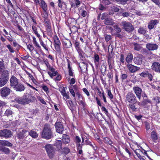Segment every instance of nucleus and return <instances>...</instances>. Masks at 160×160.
Returning a JSON list of instances; mask_svg holds the SVG:
<instances>
[{
  "instance_id": "obj_1",
  "label": "nucleus",
  "mask_w": 160,
  "mask_h": 160,
  "mask_svg": "<svg viewBox=\"0 0 160 160\" xmlns=\"http://www.w3.org/2000/svg\"><path fill=\"white\" fill-rule=\"evenodd\" d=\"M36 98L32 94L26 93L22 96L16 98L15 101L19 104L26 105L34 102Z\"/></svg>"
},
{
  "instance_id": "obj_2",
  "label": "nucleus",
  "mask_w": 160,
  "mask_h": 160,
  "mask_svg": "<svg viewBox=\"0 0 160 160\" xmlns=\"http://www.w3.org/2000/svg\"><path fill=\"white\" fill-rule=\"evenodd\" d=\"M42 138L49 139L52 137V128L50 125L46 124L42 133Z\"/></svg>"
},
{
  "instance_id": "obj_3",
  "label": "nucleus",
  "mask_w": 160,
  "mask_h": 160,
  "mask_svg": "<svg viewBox=\"0 0 160 160\" xmlns=\"http://www.w3.org/2000/svg\"><path fill=\"white\" fill-rule=\"evenodd\" d=\"M45 148L49 158L51 159L53 158L55 152L52 146L50 144H47L45 146Z\"/></svg>"
},
{
  "instance_id": "obj_4",
  "label": "nucleus",
  "mask_w": 160,
  "mask_h": 160,
  "mask_svg": "<svg viewBox=\"0 0 160 160\" xmlns=\"http://www.w3.org/2000/svg\"><path fill=\"white\" fill-rule=\"evenodd\" d=\"M121 25L122 28L127 32H132L134 30L133 27L130 22L123 21L122 22Z\"/></svg>"
},
{
  "instance_id": "obj_5",
  "label": "nucleus",
  "mask_w": 160,
  "mask_h": 160,
  "mask_svg": "<svg viewBox=\"0 0 160 160\" xmlns=\"http://www.w3.org/2000/svg\"><path fill=\"white\" fill-rule=\"evenodd\" d=\"M126 100L129 103H135L137 102L136 97L132 92H129L126 96Z\"/></svg>"
},
{
  "instance_id": "obj_6",
  "label": "nucleus",
  "mask_w": 160,
  "mask_h": 160,
  "mask_svg": "<svg viewBox=\"0 0 160 160\" xmlns=\"http://www.w3.org/2000/svg\"><path fill=\"white\" fill-rule=\"evenodd\" d=\"M53 39L54 42V47L55 49L58 52L60 51V45H61L60 41L57 36H54Z\"/></svg>"
},
{
  "instance_id": "obj_7",
  "label": "nucleus",
  "mask_w": 160,
  "mask_h": 160,
  "mask_svg": "<svg viewBox=\"0 0 160 160\" xmlns=\"http://www.w3.org/2000/svg\"><path fill=\"white\" fill-rule=\"evenodd\" d=\"M133 90L137 98L140 100L142 92V89L138 86H134L133 87Z\"/></svg>"
},
{
  "instance_id": "obj_8",
  "label": "nucleus",
  "mask_w": 160,
  "mask_h": 160,
  "mask_svg": "<svg viewBox=\"0 0 160 160\" xmlns=\"http://www.w3.org/2000/svg\"><path fill=\"white\" fill-rule=\"evenodd\" d=\"M11 90L8 88L4 87L0 90V94L2 97L8 96L10 93Z\"/></svg>"
},
{
  "instance_id": "obj_9",
  "label": "nucleus",
  "mask_w": 160,
  "mask_h": 160,
  "mask_svg": "<svg viewBox=\"0 0 160 160\" xmlns=\"http://www.w3.org/2000/svg\"><path fill=\"white\" fill-rule=\"evenodd\" d=\"M56 132L59 133H62L63 131V127L62 123L59 121H57L55 123Z\"/></svg>"
},
{
  "instance_id": "obj_10",
  "label": "nucleus",
  "mask_w": 160,
  "mask_h": 160,
  "mask_svg": "<svg viewBox=\"0 0 160 160\" xmlns=\"http://www.w3.org/2000/svg\"><path fill=\"white\" fill-rule=\"evenodd\" d=\"M134 152L138 158H140L141 157H142L143 155H146L149 158H150L148 156L147 152L144 150L137 149L134 151Z\"/></svg>"
},
{
  "instance_id": "obj_11",
  "label": "nucleus",
  "mask_w": 160,
  "mask_h": 160,
  "mask_svg": "<svg viewBox=\"0 0 160 160\" xmlns=\"http://www.w3.org/2000/svg\"><path fill=\"white\" fill-rule=\"evenodd\" d=\"M143 58V57L142 55H139L138 56L134 58L133 61L135 64L137 65H141L142 63Z\"/></svg>"
},
{
  "instance_id": "obj_12",
  "label": "nucleus",
  "mask_w": 160,
  "mask_h": 160,
  "mask_svg": "<svg viewBox=\"0 0 160 160\" xmlns=\"http://www.w3.org/2000/svg\"><path fill=\"white\" fill-rule=\"evenodd\" d=\"M127 68L129 71L132 73H134L140 69V68L132 65V64H128Z\"/></svg>"
},
{
  "instance_id": "obj_13",
  "label": "nucleus",
  "mask_w": 160,
  "mask_h": 160,
  "mask_svg": "<svg viewBox=\"0 0 160 160\" xmlns=\"http://www.w3.org/2000/svg\"><path fill=\"white\" fill-rule=\"evenodd\" d=\"M151 67L153 70L157 72H160V64L159 62H153Z\"/></svg>"
},
{
  "instance_id": "obj_14",
  "label": "nucleus",
  "mask_w": 160,
  "mask_h": 160,
  "mask_svg": "<svg viewBox=\"0 0 160 160\" xmlns=\"http://www.w3.org/2000/svg\"><path fill=\"white\" fill-rule=\"evenodd\" d=\"M10 86L14 88L19 83L18 80L14 76H12L10 79Z\"/></svg>"
},
{
  "instance_id": "obj_15",
  "label": "nucleus",
  "mask_w": 160,
  "mask_h": 160,
  "mask_svg": "<svg viewBox=\"0 0 160 160\" xmlns=\"http://www.w3.org/2000/svg\"><path fill=\"white\" fill-rule=\"evenodd\" d=\"M146 47L149 50H154L158 48V46L156 44L148 43L147 44Z\"/></svg>"
},
{
  "instance_id": "obj_16",
  "label": "nucleus",
  "mask_w": 160,
  "mask_h": 160,
  "mask_svg": "<svg viewBox=\"0 0 160 160\" xmlns=\"http://www.w3.org/2000/svg\"><path fill=\"white\" fill-rule=\"evenodd\" d=\"M151 101L148 99H144L143 101L140 102H137L138 104L141 107H145L146 106L148 103H151Z\"/></svg>"
},
{
  "instance_id": "obj_17",
  "label": "nucleus",
  "mask_w": 160,
  "mask_h": 160,
  "mask_svg": "<svg viewBox=\"0 0 160 160\" xmlns=\"http://www.w3.org/2000/svg\"><path fill=\"white\" fill-rule=\"evenodd\" d=\"M158 22V20L154 19L151 20L148 23V28L151 30L156 25Z\"/></svg>"
},
{
  "instance_id": "obj_18",
  "label": "nucleus",
  "mask_w": 160,
  "mask_h": 160,
  "mask_svg": "<svg viewBox=\"0 0 160 160\" xmlns=\"http://www.w3.org/2000/svg\"><path fill=\"white\" fill-rule=\"evenodd\" d=\"M139 75L142 77H143V78L148 77L150 81H151L152 80V75L148 72H143L140 73Z\"/></svg>"
},
{
  "instance_id": "obj_19",
  "label": "nucleus",
  "mask_w": 160,
  "mask_h": 160,
  "mask_svg": "<svg viewBox=\"0 0 160 160\" xmlns=\"http://www.w3.org/2000/svg\"><path fill=\"white\" fill-rule=\"evenodd\" d=\"M15 90L17 91L22 92L25 89L24 86L20 83H18L17 85L14 87Z\"/></svg>"
},
{
  "instance_id": "obj_20",
  "label": "nucleus",
  "mask_w": 160,
  "mask_h": 160,
  "mask_svg": "<svg viewBox=\"0 0 160 160\" xmlns=\"http://www.w3.org/2000/svg\"><path fill=\"white\" fill-rule=\"evenodd\" d=\"M62 141L63 143L64 144H66L69 143L70 142L69 136L65 134L63 135Z\"/></svg>"
},
{
  "instance_id": "obj_21",
  "label": "nucleus",
  "mask_w": 160,
  "mask_h": 160,
  "mask_svg": "<svg viewBox=\"0 0 160 160\" xmlns=\"http://www.w3.org/2000/svg\"><path fill=\"white\" fill-rule=\"evenodd\" d=\"M50 71L48 72V73L51 78H53V77L58 74V72L55 71L54 68H52V70H50Z\"/></svg>"
},
{
  "instance_id": "obj_22",
  "label": "nucleus",
  "mask_w": 160,
  "mask_h": 160,
  "mask_svg": "<svg viewBox=\"0 0 160 160\" xmlns=\"http://www.w3.org/2000/svg\"><path fill=\"white\" fill-rule=\"evenodd\" d=\"M8 76L9 72L7 70H3L2 73L1 78H3L4 79H6L7 81H8Z\"/></svg>"
},
{
  "instance_id": "obj_23",
  "label": "nucleus",
  "mask_w": 160,
  "mask_h": 160,
  "mask_svg": "<svg viewBox=\"0 0 160 160\" xmlns=\"http://www.w3.org/2000/svg\"><path fill=\"white\" fill-rule=\"evenodd\" d=\"M64 46L67 48H69L72 46L71 42L70 40H65L62 42Z\"/></svg>"
},
{
  "instance_id": "obj_24",
  "label": "nucleus",
  "mask_w": 160,
  "mask_h": 160,
  "mask_svg": "<svg viewBox=\"0 0 160 160\" xmlns=\"http://www.w3.org/2000/svg\"><path fill=\"white\" fill-rule=\"evenodd\" d=\"M0 145L8 147H12V144L8 141L6 140H0Z\"/></svg>"
},
{
  "instance_id": "obj_25",
  "label": "nucleus",
  "mask_w": 160,
  "mask_h": 160,
  "mask_svg": "<svg viewBox=\"0 0 160 160\" xmlns=\"http://www.w3.org/2000/svg\"><path fill=\"white\" fill-rule=\"evenodd\" d=\"M94 62L96 68H98V66L99 62V57L97 54H95L94 55Z\"/></svg>"
},
{
  "instance_id": "obj_26",
  "label": "nucleus",
  "mask_w": 160,
  "mask_h": 160,
  "mask_svg": "<svg viewBox=\"0 0 160 160\" xmlns=\"http://www.w3.org/2000/svg\"><path fill=\"white\" fill-rule=\"evenodd\" d=\"M133 56L132 54L129 53L126 58V61L128 63H131L132 62Z\"/></svg>"
},
{
  "instance_id": "obj_27",
  "label": "nucleus",
  "mask_w": 160,
  "mask_h": 160,
  "mask_svg": "<svg viewBox=\"0 0 160 160\" xmlns=\"http://www.w3.org/2000/svg\"><path fill=\"white\" fill-rule=\"evenodd\" d=\"M12 135V133L10 131L7 129H5L4 137H5L6 138H8L11 137Z\"/></svg>"
},
{
  "instance_id": "obj_28",
  "label": "nucleus",
  "mask_w": 160,
  "mask_h": 160,
  "mask_svg": "<svg viewBox=\"0 0 160 160\" xmlns=\"http://www.w3.org/2000/svg\"><path fill=\"white\" fill-rule=\"evenodd\" d=\"M39 4H40V6L42 7L43 11L47 10V6L44 0H40V2Z\"/></svg>"
},
{
  "instance_id": "obj_29",
  "label": "nucleus",
  "mask_w": 160,
  "mask_h": 160,
  "mask_svg": "<svg viewBox=\"0 0 160 160\" xmlns=\"http://www.w3.org/2000/svg\"><path fill=\"white\" fill-rule=\"evenodd\" d=\"M104 23L105 24L108 25H113L114 23L112 20L109 18L106 19L104 21Z\"/></svg>"
},
{
  "instance_id": "obj_30",
  "label": "nucleus",
  "mask_w": 160,
  "mask_h": 160,
  "mask_svg": "<svg viewBox=\"0 0 160 160\" xmlns=\"http://www.w3.org/2000/svg\"><path fill=\"white\" fill-rule=\"evenodd\" d=\"M8 81L7 79L3 78H0V88L4 86L7 83Z\"/></svg>"
},
{
  "instance_id": "obj_31",
  "label": "nucleus",
  "mask_w": 160,
  "mask_h": 160,
  "mask_svg": "<svg viewBox=\"0 0 160 160\" xmlns=\"http://www.w3.org/2000/svg\"><path fill=\"white\" fill-rule=\"evenodd\" d=\"M29 135L33 138H36L38 137V135L37 132L31 130L29 133Z\"/></svg>"
},
{
  "instance_id": "obj_32",
  "label": "nucleus",
  "mask_w": 160,
  "mask_h": 160,
  "mask_svg": "<svg viewBox=\"0 0 160 160\" xmlns=\"http://www.w3.org/2000/svg\"><path fill=\"white\" fill-rule=\"evenodd\" d=\"M55 146L58 149L60 150L61 149L62 142L61 140H57L55 143Z\"/></svg>"
},
{
  "instance_id": "obj_33",
  "label": "nucleus",
  "mask_w": 160,
  "mask_h": 160,
  "mask_svg": "<svg viewBox=\"0 0 160 160\" xmlns=\"http://www.w3.org/2000/svg\"><path fill=\"white\" fill-rule=\"evenodd\" d=\"M146 32V29L142 27H140L138 30V32L141 34H145Z\"/></svg>"
},
{
  "instance_id": "obj_34",
  "label": "nucleus",
  "mask_w": 160,
  "mask_h": 160,
  "mask_svg": "<svg viewBox=\"0 0 160 160\" xmlns=\"http://www.w3.org/2000/svg\"><path fill=\"white\" fill-rule=\"evenodd\" d=\"M151 138L154 140H156L158 139L157 135L156 132L153 131L151 133Z\"/></svg>"
},
{
  "instance_id": "obj_35",
  "label": "nucleus",
  "mask_w": 160,
  "mask_h": 160,
  "mask_svg": "<svg viewBox=\"0 0 160 160\" xmlns=\"http://www.w3.org/2000/svg\"><path fill=\"white\" fill-rule=\"evenodd\" d=\"M33 42L35 46L38 48H41V46L39 43L37 42L36 38L34 37H33Z\"/></svg>"
},
{
  "instance_id": "obj_36",
  "label": "nucleus",
  "mask_w": 160,
  "mask_h": 160,
  "mask_svg": "<svg viewBox=\"0 0 160 160\" xmlns=\"http://www.w3.org/2000/svg\"><path fill=\"white\" fill-rule=\"evenodd\" d=\"M79 13L83 17H85L87 15V12L85 10L80 9L79 11Z\"/></svg>"
},
{
  "instance_id": "obj_37",
  "label": "nucleus",
  "mask_w": 160,
  "mask_h": 160,
  "mask_svg": "<svg viewBox=\"0 0 160 160\" xmlns=\"http://www.w3.org/2000/svg\"><path fill=\"white\" fill-rule=\"evenodd\" d=\"M75 141L77 143V147L79 146V144L80 145V142H81V138L78 136H76L75 138Z\"/></svg>"
},
{
  "instance_id": "obj_38",
  "label": "nucleus",
  "mask_w": 160,
  "mask_h": 160,
  "mask_svg": "<svg viewBox=\"0 0 160 160\" xmlns=\"http://www.w3.org/2000/svg\"><path fill=\"white\" fill-rule=\"evenodd\" d=\"M133 44L134 46V48L135 50L139 51L141 48V47L140 45L137 43H134Z\"/></svg>"
},
{
  "instance_id": "obj_39",
  "label": "nucleus",
  "mask_w": 160,
  "mask_h": 160,
  "mask_svg": "<svg viewBox=\"0 0 160 160\" xmlns=\"http://www.w3.org/2000/svg\"><path fill=\"white\" fill-rule=\"evenodd\" d=\"M62 95L64 97H66L67 99H69L70 97L69 95H68L64 89L62 90L61 92Z\"/></svg>"
},
{
  "instance_id": "obj_40",
  "label": "nucleus",
  "mask_w": 160,
  "mask_h": 160,
  "mask_svg": "<svg viewBox=\"0 0 160 160\" xmlns=\"http://www.w3.org/2000/svg\"><path fill=\"white\" fill-rule=\"evenodd\" d=\"M10 150L8 148L3 147L2 152L6 154H8L10 153Z\"/></svg>"
},
{
  "instance_id": "obj_41",
  "label": "nucleus",
  "mask_w": 160,
  "mask_h": 160,
  "mask_svg": "<svg viewBox=\"0 0 160 160\" xmlns=\"http://www.w3.org/2000/svg\"><path fill=\"white\" fill-rule=\"evenodd\" d=\"M69 89L71 94L73 97L75 98L76 96L75 93L73 89L71 87H69Z\"/></svg>"
},
{
  "instance_id": "obj_42",
  "label": "nucleus",
  "mask_w": 160,
  "mask_h": 160,
  "mask_svg": "<svg viewBox=\"0 0 160 160\" xmlns=\"http://www.w3.org/2000/svg\"><path fill=\"white\" fill-rule=\"evenodd\" d=\"M115 31L118 33L120 32L121 31V29L116 24L113 26Z\"/></svg>"
},
{
  "instance_id": "obj_43",
  "label": "nucleus",
  "mask_w": 160,
  "mask_h": 160,
  "mask_svg": "<svg viewBox=\"0 0 160 160\" xmlns=\"http://www.w3.org/2000/svg\"><path fill=\"white\" fill-rule=\"evenodd\" d=\"M44 63L46 65V66L48 70H52V68H53L51 66V65H50L48 61H44Z\"/></svg>"
},
{
  "instance_id": "obj_44",
  "label": "nucleus",
  "mask_w": 160,
  "mask_h": 160,
  "mask_svg": "<svg viewBox=\"0 0 160 160\" xmlns=\"http://www.w3.org/2000/svg\"><path fill=\"white\" fill-rule=\"evenodd\" d=\"M69 152V149L67 148H64L62 150V153L67 154Z\"/></svg>"
},
{
  "instance_id": "obj_45",
  "label": "nucleus",
  "mask_w": 160,
  "mask_h": 160,
  "mask_svg": "<svg viewBox=\"0 0 160 160\" xmlns=\"http://www.w3.org/2000/svg\"><path fill=\"white\" fill-rule=\"evenodd\" d=\"M12 111L10 109H7L6 110L5 113V115L8 117L12 114Z\"/></svg>"
},
{
  "instance_id": "obj_46",
  "label": "nucleus",
  "mask_w": 160,
  "mask_h": 160,
  "mask_svg": "<svg viewBox=\"0 0 160 160\" xmlns=\"http://www.w3.org/2000/svg\"><path fill=\"white\" fill-rule=\"evenodd\" d=\"M82 143H83V144H89L91 146H92V144L91 143V142L89 141H88L87 140H85V141H84V139L83 137H82Z\"/></svg>"
},
{
  "instance_id": "obj_47",
  "label": "nucleus",
  "mask_w": 160,
  "mask_h": 160,
  "mask_svg": "<svg viewBox=\"0 0 160 160\" xmlns=\"http://www.w3.org/2000/svg\"><path fill=\"white\" fill-rule=\"evenodd\" d=\"M122 15L124 17H128L130 16V13L127 12H122Z\"/></svg>"
},
{
  "instance_id": "obj_48",
  "label": "nucleus",
  "mask_w": 160,
  "mask_h": 160,
  "mask_svg": "<svg viewBox=\"0 0 160 160\" xmlns=\"http://www.w3.org/2000/svg\"><path fill=\"white\" fill-rule=\"evenodd\" d=\"M22 133L23 132H18V133L17 136L18 138H22L24 137V136H23V134Z\"/></svg>"
},
{
  "instance_id": "obj_49",
  "label": "nucleus",
  "mask_w": 160,
  "mask_h": 160,
  "mask_svg": "<svg viewBox=\"0 0 160 160\" xmlns=\"http://www.w3.org/2000/svg\"><path fill=\"white\" fill-rule=\"evenodd\" d=\"M129 107L133 111H135L136 109L135 106L132 104H129L128 105Z\"/></svg>"
},
{
  "instance_id": "obj_50",
  "label": "nucleus",
  "mask_w": 160,
  "mask_h": 160,
  "mask_svg": "<svg viewBox=\"0 0 160 160\" xmlns=\"http://www.w3.org/2000/svg\"><path fill=\"white\" fill-rule=\"evenodd\" d=\"M32 29L35 33L36 35L38 36H39V34L38 33V32L37 31V29L34 26H32Z\"/></svg>"
},
{
  "instance_id": "obj_51",
  "label": "nucleus",
  "mask_w": 160,
  "mask_h": 160,
  "mask_svg": "<svg viewBox=\"0 0 160 160\" xmlns=\"http://www.w3.org/2000/svg\"><path fill=\"white\" fill-rule=\"evenodd\" d=\"M27 47L28 48L29 50V51L30 52H32L34 49V47L32 45H27Z\"/></svg>"
},
{
  "instance_id": "obj_52",
  "label": "nucleus",
  "mask_w": 160,
  "mask_h": 160,
  "mask_svg": "<svg viewBox=\"0 0 160 160\" xmlns=\"http://www.w3.org/2000/svg\"><path fill=\"white\" fill-rule=\"evenodd\" d=\"M47 10L43 11V12L42 13V16L44 18H47L48 16V14L47 12Z\"/></svg>"
},
{
  "instance_id": "obj_53",
  "label": "nucleus",
  "mask_w": 160,
  "mask_h": 160,
  "mask_svg": "<svg viewBox=\"0 0 160 160\" xmlns=\"http://www.w3.org/2000/svg\"><path fill=\"white\" fill-rule=\"evenodd\" d=\"M108 95L110 99H112L113 98V95L112 94L111 91L108 90L107 91Z\"/></svg>"
},
{
  "instance_id": "obj_54",
  "label": "nucleus",
  "mask_w": 160,
  "mask_h": 160,
  "mask_svg": "<svg viewBox=\"0 0 160 160\" xmlns=\"http://www.w3.org/2000/svg\"><path fill=\"white\" fill-rule=\"evenodd\" d=\"M40 43L41 44V45L47 51L48 50V48L46 47V45L41 40L40 41Z\"/></svg>"
},
{
  "instance_id": "obj_55",
  "label": "nucleus",
  "mask_w": 160,
  "mask_h": 160,
  "mask_svg": "<svg viewBox=\"0 0 160 160\" xmlns=\"http://www.w3.org/2000/svg\"><path fill=\"white\" fill-rule=\"evenodd\" d=\"M152 1L160 8V2L159 0H151Z\"/></svg>"
},
{
  "instance_id": "obj_56",
  "label": "nucleus",
  "mask_w": 160,
  "mask_h": 160,
  "mask_svg": "<svg viewBox=\"0 0 160 160\" xmlns=\"http://www.w3.org/2000/svg\"><path fill=\"white\" fill-rule=\"evenodd\" d=\"M56 77L54 78L55 81H60L61 79V77L58 73V74L56 76Z\"/></svg>"
},
{
  "instance_id": "obj_57",
  "label": "nucleus",
  "mask_w": 160,
  "mask_h": 160,
  "mask_svg": "<svg viewBox=\"0 0 160 160\" xmlns=\"http://www.w3.org/2000/svg\"><path fill=\"white\" fill-rule=\"evenodd\" d=\"M82 148L81 145L79 144V146L77 147V149L79 150L78 152L80 154H81L82 152V151L81 149Z\"/></svg>"
},
{
  "instance_id": "obj_58",
  "label": "nucleus",
  "mask_w": 160,
  "mask_h": 160,
  "mask_svg": "<svg viewBox=\"0 0 160 160\" xmlns=\"http://www.w3.org/2000/svg\"><path fill=\"white\" fill-rule=\"evenodd\" d=\"M7 47L8 49H9V51L11 52H14V50L13 49V48L11 47V46L10 45H7Z\"/></svg>"
},
{
  "instance_id": "obj_59",
  "label": "nucleus",
  "mask_w": 160,
  "mask_h": 160,
  "mask_svg": "<svg viewBox=\"0 0 160 160\" xmlns=\"http://www.w3.org/2000/svg\"><path fill=\"white\" fill-rule=\"evenodd\" d=\"M29 77L32 80V81L34 83H35V82H36V80L33 77V76L31 74H29Z\"/></svg>"
},
{
  "instance_id": "obj_60",
  "label": "nucleus",
  "mask_w": 160,
  "mask_h": 160,
  "mask_svg": "<svg viewBox=\"0 0 160 160\" xmlns=\"http://www.w3.org/2000/svg\"><path fill=\"white\" fill-rule=\"evenodd\" d=\"M83 91L85 92V93L88 96H89L90 95L88 91L86 88H83L82 89Z\"/></svg>"
},
{
  "instance_id": "obj_61",
  "label": "nucleus",
  "mask_w": 160,
  "mask_h": 160,
  "mask_svg": "<svg viewBox=\"0 0 160 160\" xmlns=\"http://www.w3.org/2000/svg\"><path fill=\"white\" fill-rule=\"evenodd\" d=\"M118 2H120L123 4H125L127 2L128 0H116Z\"/></svg>"
},
{
  "instance_id": "obj_62",
  "label": "nucleus",
  "mask_w": 160,
  "mask_h": 160,
  "mask_svg": "<svg viewBox=\"0 0 160 160\" xmlns=\"http://www.w3.org/2000/svg\"><path fill=\"white\" fill-rule=\"evenodd\" d=\"M127 75L126 74H122L121 78V79L123 80L124 79H126L127 78Z\"/></svg>"
},
{
  "instance_id": "obj_63",
  "label": "nucleus",
  "mask_w": 160,
  "mask_h": 160,
  "mask_svg": "<svg viewBox=\"0 0 160 160\" xmlns=\"http://www.w3.org/2000/svg\"><path fill=\"white\" fill-rule=\"evenodd\" d=\"M119 9L116 7H113L111 9V11H112L113 12H118L119 11Z\"/></svg>"
},
{
  "instance_id": "obj_64",
  "label": "nucleus",
  "mask_w": 160,
  "mask_h": 160,
  "mask_svg": "<svg viewBox=\"0 0 160 160\" xmlns=\"http://www.w3.org/2000/svg\"><path fill=\"white\" fill-rule=\"evenodd\" d=\"M120 61L121 62L123 63L124 62V55L123 54H121L120 55Z\"/></svg>"
}]
</instances>
